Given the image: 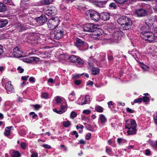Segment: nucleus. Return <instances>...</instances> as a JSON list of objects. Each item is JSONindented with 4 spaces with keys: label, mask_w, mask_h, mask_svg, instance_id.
I'll return each mask as SVG.
<instances>
[{
    "label": "nucleus",
    "mask_w": 157,
    "mask_h": 157,
    "mask_svg": "<svg viewBox=\"0 0 157 157\" xmlns=\"http://www.w3.org/2000/svg\"><path fill=\"white\" fill-rule=\"evenodd\" d=\"M117 21L119 24L121 25L124 30L129 29L132 24L130 18L124 16L118 18Z\"/></svg>",
    "instance_id": "f257e3e1"
},
{
    "label": "nucleus",
    "mask_w": 157,
    "mask_h": 157,
    "mask_svg": "<svg viewBox=\"0 0 157 157\" xmlns=\"http://www.w3.org/2000/svg\"><path fill=\"white\" fill-rule=\"evenodd\" d=\"M136 124L134 120L130 119L126 121L125 128L128 129L127 131L128 134H135L136 132Z\"/></svg>",
    "instance_id": "f03ea898"
},
{
    "label": "nucleus",
    "mask_w": 157,
    "mask_h": 157,
    "mask_svg": "<svg viewBox=\"0 0 157 157\" xmlns=\"http://www.w3.org/2000/svg\"><path fill=\"white\" fill-rule=\"evenodd\" d=\"M141 4L144 8L139 9L135 11V13L138 17H142L147 15L148 13L147 10L150 7V6L148 4L144 3Z\"/></svg>",
    "instance_id": "7ed1b4c3"
},
{
    "label": "nucleus",
    "mask_w": 157,
    "mask_h": 157,
    "mask_svg": "<svg viewBox=\"0 0 157 157\" xmlns=\"http://www.w3.org/2000/svg\"><path fill=\"white\" fill-rule=\"evenodd\" d=\"M141 37L144 40H147L149 42H155L156 40L155 33L150 32L144 31L142 33Z\"/></svg>",
    "instance_id": "20e7f679"
},
{
    "label": "nucleus",
    "mask_w": 157,
    "mask_h": 157,
    "mask_svg": "<svg viewBox=\"0 0 157 157\" xmlns=\"http://www.w3.org/2000/svg\"><path fill=\"white\" fill-rule=\"evenodd\" d=\"M59 19L57 17H52L48 21L47 24L50 30L55 29L59 24Z\"/></svg>",
    "instance_id": "39448f33"
},
{
    "label": "nucleus",
    "mask_w": 157,
    "mask_h": 157,
    "mask_svg": "<svg viewBox=\"0 0 157 157\" xmlns=\"http://www.w3.org/2000/svg\"><path fill=\"white\" fill-rule=\"evenodd\" d=\"M86 14L87 16H90L91 19L94 21H98L100 18V15L97 12L93 10H87Z\"/></svg>",
    "instance_id": "423d86ee"
},
{
    "label": "nucleus",
    "mask_w": 157,
    "mask_h": 157,
    "mask_svg": "<svg viewBox=\"0 0 157 157\" xmlns=\"http://www.w3.org/2000/svg\"><path fill=\"white\" fill-rule=\"evenodd\" d=\"M63 31L61 28H57L54 31H52L51 33V36L56 39H59L63 35Z\"/></svg>",
    "instance_id": "0eeeda50"
},
{
    "label": "nucleus",
    "mask_w": 157,
    "mask_h": 157,
    "mask_svg": "<svg viewBox=\"0 0 157 157\" xmlns=\"http://www.w3.org/2000/svg\"><path fill=\"white\" fill-rule=\"evenodd\" d=\"M97 29V25L93 23H87L83 27L84 31L93 32Z\"/></svg>",
    "instance_id": "6e6552de"
},
{
    "label": "nucleus",
    "mask_w": 157,
    "mask_h": 157,
    "mask_svg": "<svg viewBox=\"0 0 157 157\" xmlns=\"http://www.w3.org/2000/svg\"><path fill=\"white\" fill-rule=\"evenodd\" d=\"M90 101V97L88 95L86 96L85 97L83 98L82 96L79 98L77 101V102L79 105H83L88 103Z\"/></svg>",
    "instance_id": "1a4fd4ad"
},
{
    "label": "nucleus",
    "mask_w": 157,
    "mask_h": 157,
    "mask_svg": "<svg viewBox=\"0 0 157 157\" xmlns=\"http://www.w3.org/2000/svg\"><path fill=\"white\" fill-rule=\"evenodd\" d=\"M35 20L39 25H42L45 23L47 21L48 19L45 15L42 14L40 17L35 18Z\"/></svg>",
    "instance_id": "9d476101"
},
{
    "label": "nucleus",
    "mask_w": 157,
    "mask_h": 157,
    "mask_svg": "<svg viewBox=\"0 0 157 157\" xmlns=\"http://www.w3.org/2000/svg\"><path fill=\"white\" fill-rule=\"evenodd\" d=\"M94 32L92 36V38L94 40H100L101 38L100 37L103 33V30L97 28L96 31H94Z\"/></svg>",
    "instance_id": "9b49d317"
},
{
    "label": "nucleus",
    "mask_w": 157,
    "mask_h": 157,
    "mask_svg": "<svg viewBox=\"0 0 157 157\" xmlns=\"http://www.w3.org/2000/svg\"><path fill=\"white\" fill-rule=\"evenodd\" d=\"M5 88L8 94L13 92L14 90L13 86L10 81H8L6 83Z\"/></svg>",
    "instance_id": "f8f14e48"
},
{
    "label": "nucleus",
    "mask_w": 157,
    "mask_h": 157,
    "mask_svg": "<svg viewBox=\"0 0 157 157\" xmlns=\"http://www.w3.org/2000/svg\"><path fill=\"white\" fill-rule=\"evenodd\" d=\"M12 55L15 57L19 58L22 56L21 52L18 47H16L13 49Z\"/></svg>",
    "instance_id": "ddd939ff"
},
{
    "label": "nucleus",
    "mask_w": 157,
    "mask_h": 157,
    "mask_svg": "<svg viewBox=\"0 0 157 157\" xmlns=\"http://www.w3.org/2000/svg\"><path fill=\"white\" fill-rule=\"evenodd\" d=\"M100 18L104 21H106L109 19L110 15L107 12H103L100 15Z\"/></svg>",
    "instance_id": "4468645a"
},
{
    "label": "nucleus",
    "mask_w": 157,
    "mask_h": 157,
    "mask_svg": "<svg viewBox=\"0 0 157 157\" xmlns=\"http://www.w3.org/2000/svg\"><path fill=\"white\" fill-rule=\"evenodd\" d=\"M74 42L75 45L78 47H82L85 44L84 41L78 38H76Z\"/></svg>",
    "instance_id": "2eb2a0df"
},
{
    "label": "nucleus",
    "mask_w": 157,
    "mask_h": 157,
    "mask_svg": "<svg viewBox=\"0 0 157 157\" xmlns=\"http://www.w3.org/2000/svg\"><path fill=\"white\" fill-rule=\"evenodd\" d=\"M84 63V61L80 58L78 57L77 60L75 63V64L78 67H82Z\"/></svg>",
    "instance_id": "dca6fc26"
},
{
    "label": "nucleus",
    "mask_w": 157,
    "mask_h": 157,
    "mask_svg": "<svg viewBox=\"0 0 157 157\" xmlns=\"http://www.w3.org/2000/svg\"><path fill=\"white\" fill-rule=\"evenodd\" d=\"M89 68L90 70L92 72V74L94 75H98L99 72L100 70L97 68L92 67V66H89Z\"/></svg>",
    "instance_id": "f3484780"
},
{
    "label": "nucleus",
    "mask_w": 157,
    "mask_h": 157,
    "mask_svg": "<svg viewBox=\"0 0 157 157\" xmlns=\"http://www.w3.org/2000/svg\"><path fill=\"white\" fill-rule=\"evenodd\" d=\"M8 23L7 19H0V28L5 27Z\"/></svg>",
    "instance_id": "a211bd4d"
},
{
    "label": "nucleus",
    "mask_w": 157,
    "mask_h": 157,
    "mask_svg": "<svg viewBox=\"0 0 157 157\" xmlns=\"http://www.w3.org/2000/svg\"><path fill=\"white\" fill-rule=\"evenodd\" d=\"M16 29L18 31L21 32L23 30H26V28L25 26V25L18 24L16 27Z\"/></svg>",
    "instance_id": "6ab92c4d"
},
{
    "label": "nucleus",
    "mask_w": 157,
    "mask_h": 157,
    "mask_svg": "<svg viewBox=\"0 0 157 157\" xmlns=\"http://www.w3.org/2000/svg\"><path fill=\"white\" fill-rule=\"evenodd\" d=\"M123 34V32L121 31H117L115 32L114 34L115 39H116L117 38V40L121 39V37Z\"/></svg>",
    "instance_id": "aec40b11"
},
{
    "label": "nucleus",
    "mask_w": 157,
    "mask_h": 157,
    "mask_svg": "<svg viewBox=\"0 0 157 157\" xmlns=\"http://www.w3.org/2000/svg\"><path fill=\"white\" fill-rule=\"evenodd\" d=\"M78 57L75 56V55H72L70 56L68 59L70 60V61L72 63L75 64L76 60H77V59L78 58Z\"/></svg>",
    "instance_id": "412c9836"
},
{
    "label": "nucleus",
    "mask_w": 157,
    "mask_h": 157,
    "mask_svg": "<svg viewBox=\"0 0 157 157\" xmlns=\"http://www.w3.org/2000/svg\"><path fill=\"white\" fill-rule=\"evenodd\" d=\"M49 11L52 14L53 16L55 15L56 13V8L54 6H51L48 9Z\"/></svg>",
    "instance_id": "4be33fe9"
},
{
    "label": "nucleus",
    "mask_w": 157,
    "mask_h": 157,
    "mask_svg": "<svg viewBox=\"0 0 157 157\" xmlns=\"http://www.w3.org/2000/svg\"><path fill=\"white\" fill-rule=\"evenodd\" d=\"M53 0H41L40 2L43 5H48L51 4Z\"/></svg>",
    "instance_id": "5701e85b"
},
{
    "label": "nucleus",
    "mask_w": 157,
    "mask_h": 157,
    "mask_svg": "<svg viewBox=\"0 0 157 157\" xmlns=\"http://www.w3.org/2000/svg\"><path fill=\"white\" fill-rule=\"evenodd\" d=\"M100 119L101 121V124H102V126L106 121V118L104 115L101 114L100 116Z\"/></svg>",
    "instance_id": "b1692460"
},
{
    "label": "nucleus",
    "mask_w": 157,
    "mask_h": 157,
    "mask_svg": "<svg viewBox=\"0 0 157 157\" xmlns=\"http://www.w3.org/2000/svg\"><path fill=\"white\" fill-rule=\"evenodd\" d=\"M139 64L140 66L144 71H147L149 70V67L146 65H144L143 63L140 62Z\"/></svg>",
    "instance_id": "393cba45"
},
{
    "label": "nucleus",
    "mask_w": 157,
    "mask_h": 157,
    "mask_svg": "<svg viewBox=\"0 0 157 157\" xmlns=\"http://www.w3.org/2000/svg\"><path fill=\"white\" fill-rule=\"evenodd\" d=\"M75 93L72 92L69 95L68 98L69 100L72 101H74L75 99Z\"/></svg>",
    "instance_id": "a878e982"
},
{
    "label": "nucleus",
    "mask_w": 157,
    "mask_h": 157,
    "mask_svg": "<svg viewBox=\"0 0 157 157\" xmlns=\"http://www.w3.org/2000/svg\"><path fill=\"white\" fill-rule=\"evenodd\" d=\"M117 142L119 145H121L126 143L127 141L124 139L119 138L117 139Z\"/></svg>",
    "instance_id": "bb28decb"
},
{
    "label": "nucleus",
    "mask_w": 157,
    "mask_h": 157,
    "mask_svg": "<svg viewBox=\"0 0 157 157\" xmlns=\"http://www.w3.org/2000/svg\"><path fill=\"white\" fill-rule=\"evenodd\" d=\"M67 105L66 103L64 105L62 104L60 106V110L62 111H63L64 113L65 112L66 110L67 109Z\"/></svg>",
    "instance_id": "cd10ccee"
},
{
    "label": "nucleus",
    "mask_w": 157,
    "mask_h": 157,
    "mask_svg": "<svg viewBox=\"0 0 157 157\" xmlns=\"http://www.w3.org/2000/svg\"><path fill=\"white\" fill-rule=\"evenodd\" d=\"M6 10V7L5 5L2 3H0V12L5 11Z\"/></svg>",
    "instance_id": "c85d7f7f"
},
{
    "label": "nucleus",
    "mask_w": 157,
    "mask_h": 157,
    "mask_svg": "<svg viewBox=\"0 0 157 157\" xmlns=\"http://www.w3.org/2000/svg\"><path fill=\"white\" fill-rule=\"evenodd\" d=\"M21 154L18 151H13L12 156V157H19Z\"/></svg>",
    "instance_id": "c756f323"
},
{
    "label": "nucleus",
    "mask_w": 157,
    "mask_h": 157,
    "mask_svg": "<svg viewBox=\"0 0 157 157\" xmlns=\"http://www.w3.org/2000/svg\"><path fill=\"white\" fill-rule=\"evenodd\" d=\"M11 134L9 128L6 127L5 130L4 132V135L6 136H8L10 135Z\"/></svg>",
    "instance_id": "7c9ffc66"
},
{
    "label": "nucleus",
    "mask_w": 157,
    "mask_h": 157,
    "mask_svg": "<svg viewBox=\"0 0 157 157\" xmlns=\"http://www.w3.org/2000/svg\"><path fill=\"white\" fill-rule=\"evenodd\" d=\"M143 101V99L142 98H139L138 99H136L134 100L133 102H132L131 103L133 105L134 104V103H141Z\"/></svg>",
    "instance_id": "2f4dec72"
},
{
    "label": "nucleus",
    "mask_w": 157,
    "mask_h": 157,
    "mask_svg": "<svg viewBox=\"0 0 157 157\" xmlns=\"http://www.w3.org/2000/svg\"><path fill=\"white\" fill-rule=\"evenodd\" d=\"M95 109L98 112L101 113L103 111V108L99 106H97L95 107Z\"/></svg>",
    "instance_id": "473e14b6"
},
{
    "label": "nucleus",
    "mask_w": 157,
    "mask_h": 157,
    "mask_svg": "<svg viewBox=\"0 0 157 157\" xmlns=\"http://www.w3.org/2000/svg\"><path fill=\"white\" fill-rule=\"evenodd\" d=\"M31 57H29L27 58H24L23 59L24 62L28 63H32V59H31Z\"/></svg>",
    "instance_id": "72a5a7b5"
},
{
    "label": "nucleus",
    "mask_w": 157,
    "mask_h": 157,
    "mask_svg": "<svg viewBox=\"0 0 157 157\" xmlns=\"http://www.w3.org/2000/svg\"><path fill=\"white\" fill-rule=\"evenodd\" d=\"M71 122L69 121H64L63 123V125L65 127H69L71 124Z\"/></svg>",
    "instance_id": "f704fd0d"
},
{
    "label": "nucleus",
    "mask_w": 157,
    "mask_h": 157,
    "mask_svg": "<svg viewBox=\"0 0 157 157\" xmlns=\"http://www.w3.org/2000/svg\"><path fill=\"white\" fill-rule=\"evenodd\" d=\"M86 128L90 131L94 132V131L93 127L90 124L86 125Z\"/></svg>",
    "instance_id": "c9c22d12"
},
{
    "label": "nucleus",
    "mask_w": 157,
    "mask_h": 157,
    "mask_svg": "<svg viewBox=\"0 0 157 157\" xmlns=\"http://www.w3.org/2000/svg\"><path fill=\"white\" fill-rule=\"evenodd\" d=\"M31 59H32V62L34 61L36 63L40 61V59L39 58L35 57H31Z\"/></svg>",
    "instance_id": "e433bc0d"
},
{
    "label": "nucleus",
    "mask_w": 157,
    "mask_h": 157,
    "mask_svg": "<svg viewBox=\"0 0 157 157\" xmlns=\"http://www.w3.org/2000/svg\"><path fill=\"white\" fill-rule=\"evenodd\" d=\"M41 96L43 98L47 99L48 98V94L46 92L42 93L41 94Z\"/></svg>",
    "instance_id": "4c0bfd02"
},
{
    "label": "nucleus",
    "mask_w": 157,
    "mask_h": 157,
    "mask_svg": "<svg viewBox=\"0 0 157 157\" xmlns=\"http://www.w3.org/2000/svg\"><path fill=\"white\" fill-rule=\"evenodd\" d=\"M77 116V113L74 111L72 112L70 114V117L71 119H74Z\"/></svg>",
    "instance_id": "58836bf2"
},
{
    "label": "nucleus",
    "mask_w": 157,
    "mask_h": 157,
    "mask_svg": "<svg viewBox=\"0 0 157 157\" xmlns=\"http://www.w3.org/2000/svg\"><path fill=\"white\" fill-rule=\"evenodd\" d=\"M83 73H82L81 75L79 74H76L73 75L72 77V79H73L75 80L77 78H78L80 77L82 75Z\"/></svg>",
    "instance_id": "ea45409f"
},
{
    "label": "nucleus",
    "mask_w": 157,
    "mask_h": 157,
    "mask_svg": "<svg viewBox=\"0 0 157 157\" xmlns=\"http://www.w3.org/2000/svg\"><path fill=\"white\" fill-rule=\"evenodd\" d=\"M56 101L57 103H59L61 102V98L59 96H56L55 97Z\"/></svg>",
    "instance_id": "a19ab883"
},
{
    "label": "nucleus",
    "mask_w": 157,
    "mask_h": 157,
    "mask_svg": "<svg viewBox=\"0 0 157 157\" xmlns=\"http://www.w3.org/2000/svg\"><path fill=\"white\" fill-rule=\"evenodd\" d=\"M109 6L111 8H113V9H116L117 7L116 5L113 2L111 3L109 5Z\"/></svg>",
    "instance_id": "79ce46f5"
},
{
    "label": "nucleus",
    "mask_w": 157,
    "mask_h": 157,
    "mask_svg": "<svg viewBox=\"0 0 157 157\" xmlns=\"http://www.w3.org/2000/svg\"><path fill=\"white\" fill-rule=\"evenodd\" d=\"M152 8L154 11L155 13H157V3L153 4Z\"/></svg>",
    "instance_id": "37998d69"
},
{
    "label": "nucleus",
    "mask_w": 157,
    "mask_h": 157,
    "mask_svg": "<svg viewBox=\"0 0 157 157\" xmlns=\"http://www.w3.org/2000/svg\"><path fill=\"white\" fill-rule=\"evenodd\" d=\"M33 106L34 107V109L36 110H38L41 107L40 105L38 104L34 105Z\"/></svg>",
    "instance_id": "c03bdc74"
},
{
    "label": "nucleus",
    "mask_w": 157,
    "mask_h": 157,
    "mask_svg": "<svg viewBox=\"0 0 157 157\" xmlns=\"http://www.w3.org/2000/svg\"><path fill=\"white\" fill-rule=\"evenodd\" d=\"M55 82V80L53 79L52 78H49L47 82L49 85L50 84L52 83H54Z\"/></svg>",
    "instance_id": "a18cd8bd"
},
{
    "label": "nucleus",
    "mask_w": 157,
    "mask_h": 157,
    "mask_svg": "<svg viewBox=\"0 0 157 157\" xmlns=\"http://www.w3.org/2000/svg\"><path fill=\"white\" fill-rule=\"evenodd\" d=\"M151 151L149 149H146L145 151V154L146 155H151Z\"/></svg>",
    "instance_id": "49530a36"
},
{
    "label": "nucleus",
    "mask_w": 157,
    "mask_h": 157,
    "mask_svg": "<svg viewBox=\"0 0 157 157\" xmlns=\"http://www.w3.org/2000/svg\"><path fill=\"white\" fill-rule=\"evenodd\" d=\"M142 98L143 99L142 101L144 102H148L150 100L149 98L148 97L146 96L143 97Z\"/></svg>",
    "instance_id": "de8ad7c7"
},
{
    "label": "nucleus",
    "mask_w": 157,
    "mask_h": 157,
    "mask_svg": "<svg viewBox=\"0 0 157 157\" xmlns=\"http://www.w3.org/2000/svg\"><path fill=\"white\" fill-rule=\"evenodd\" d=\"M53 111L55 112H56L57 113L59 114H61L64 113L63 111H62L60 109L59 110H57V109H53Z\"/></svg>",
    "instance_id": "09e8293b"
},
{
    "label": "nucleus",
    "mask_w": 157,
    "mask_h": 157,
    "mask_svg": "<svg viewBox=\"0 0 157 157\" xmlns=\"http://www.w3.org/2000/svg\"><path fill=\"white\" fill-rule=\"evenodd\" d=\"M29 114L30 115L32 116V118L33 119L35 118L37 116V115L34 112H31L29 113Z\"/></svg>",
    "instance_id": "8fccbe9b"
},
{
    "label": "nucleus",
    "mask_w": 157,
    "mask_h": 157,
    "mask_svg": "<svg viewBox=\"0 0 157 157\" xmlns=\"http://www.w3.org/2000/svg\"><path fill=\"white\" fill-rule=\"evenodd\" d=\"M117 3L119 4H122L127 1L128 0H114Z\"/></svg>",
    "instance_id": "3c124183"
},
{
    "label": "nucleus",
    "mask_w": 157,
    "mask_h": 157,
    "mask_svg": "<svg viewBox=\"0 0 157 157\" xmlns=\"http://www.w3.org/2000/svg\"><path fill=\"white\" fill-rule=\"evenodd\" d=\"M27 145L25 143H22L21 144V146L23 149H25Z\"/></svg>",
    "instance_id": "603ef678"
},
{
    "label": "nucleus",
    "mask_w": 157,
    "mask_h": 157,
    "mask_svg": "<svg viewBox=\"0 0 157 157\" xmlns=\"http://www.w3.org/2000/svg\"><path fill=\"white\" fill-rule=\"evenodd\" d=\"M71 135H75L76 138H77L78 136V135L77 132L75 131H74L72 132H71Z\"/></svg>",
    "instance_id": "864d4df0"
},
{
    "label": "nucleus",
    "mask_w": 157,
    "mask_h": 157,
    "mask_svg": "<svg viewBox=\"0 0 157 157\" xmlns=\"http://www.w3.org/2000/svg\"><path fill=\"white\" fill-rule=\"evenodd\" d=\"M45 13L48 16H53L52 14L50 13V12L49 11L48 9L45 11Z\"/></svg>",
    "instance_id": "5fc2aeb1"
},
{
    "label": "nucleus",
    "mask_w": 157,
    "mask_h": 157,
    "mask_svg": "<svg viewBox=\"0 0 157 157\" xmlns=\"http://www.w3.org/2000/svg\"><path fill=\"white\" fill-rule=\"evenodd\" d=\"M45 13L48 16H53L52 14L50 13V12L49 11L48 9L45 11Z\"/></svg>",
    "instance_id": "6e6d98bb"
},
{
    "label": "nucleus",
    "mask_w": 157,
    "mask_h": 157,
    "mask_svg": "<svg viewBox=\"0 0 157 157\" xmlns=\"http://www.w3.org/2000/svg\"><path fill=\"white\" fill-rule=\"evenodd\" d=\"M126 111L129 113H134V110H132L129 108H126Z\"/></svg>",
    "instance_id": "4d7b16f0"
},
{
    "label": "nucleus",
    "mask_w": 157,
    "mask_h": 157,
    "mask_svg": "<svg viewBox=\"0 0 157 157\" xmlns=\"http://www.w3.org/2000/svg\"><path fill=\"white\" fill-rule=\"evenodd\" d=\"M153 116L155 122L157 125V113H156Z\"/></svg>",
    "instance_id": "13d9d810"
},
{
    "label": "nucleus",
    "mask_w": 157,
    "mask_h": 157,
    "mask_svg": "<svg viewBox=\"0 0 157 157\" xmlns=\"http://www.w3.org/2000/svg\"><path fill=\"white\" fill-rule=\"evenodd\" d=\"M17 70L20 73H21L24 72V70L21 67H19L17 68Z\"/></svg>",
    "instance_id": "bf43d9fd"
},
{
    "label": "nucleus",
    "mask_w": 157,
    "mask_h": 157,
    "mask_svg": "<svg viewBox=\"0 0 157 157\" xmlns=\"http://www.w3.org/2000/svg\"><path fill=\"white\" fill-rule=\"evenodd\" d=\"M31 157H38V154L36 151H33L31 155Z\"/></svg>",
    "instance_id": "052dcab7"
},
{
    "label": "nucleus",
    "mask_w": 157,
    "mask_h": 157,
    "mask_svg": "<svg viewBox=\"0 0 157 157\" xmlns=\"http://www.w3.org/2000/svg\"><path fill=\"white\" fill-rule=\"evenodd\" d=\"M4 51L3 49V46L0 44V55L3 53Z\"/></svg>",
    "instance_id": "680f3d73"
},
{
    "label": "nucleus",
    "mask_w": 157,
    "mask_h": 157,
    "mask_svg": "<svg viewBox=\"0 0 157 157\" xmlns=\"http://www.w3.org/2000/svg\"><path fill=\"white\" fill-rule=\"evenodd\" d=\"M91 136V134L90 133H88L86 136L85 138L87 140H89Z\"/></svg>",
    "instance_id": "e2e57ef3"
},
{
    "label": "nucleus",
    "mask_w": 157,
    "mask_h": 157,
    "mask_svg": "<svg viewBox=\"0 0 157 157\" xmlns=\"http://www.w3.org/2000/svg\"><path fill=\"white\" fill-rule=\"evenodd\" d=\"M81 82L80 80H76L75 81V83L77 85H79L81 83Z\"/></svg>",
    "instance_id": "0e129e2a"
},
{
    "label": "nucleus",
    "mask_w": 157,
    "mask_h": 157,
    "mask_svg": "<svg viewBox=\"0 0 157 157\" xmlns=\"http://www.w3.org/2000/svg\"><path fill=\"white\" fill-rule=\"evenodd\" d=\"M43 147H44L45 148L47 149H50L51 148V146L48 144H44L43 145Z\"/></svg>",
    "instance_id": "69168bd1"
},
{
    "label": "nucleus",
    "mask_w": 157,
    "mask_h": 157,
    "mask_svg": "<svg viewBox=\"0 0 157 157\" xmlns=\"http://www.w3.org/2000/svg\"><path fill=\"white\" fill-rule=\"evenodd\" d=\"M34 78L31 77L29 78V81L31 82L34 83L35 82Z\"/></svg>",
    "instance_id": "338daca9"
},
{
    "label": "nucleus",
    "mask_w": 157,
    "mask_h": 157,
    "mask_svg": "<svg viewBox=\"0 0 157 157\" xmlns=\"http://www.w3.org/2000/svg\"><path fill=\"white\" fill-rule=\"evenodd\" d=\"M106 151L107 153L110 154L111 152V149L109 147H106Z\"/></svg>",
    "instance_id": "774afa93"
}]
</instances>
